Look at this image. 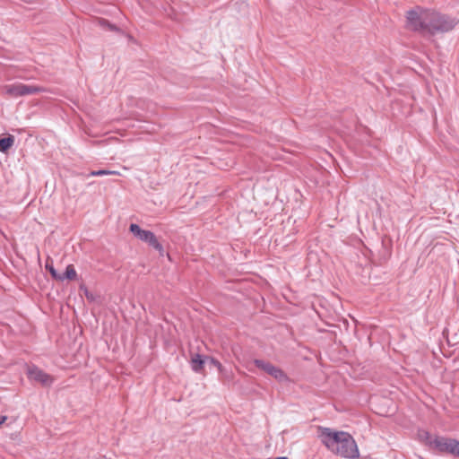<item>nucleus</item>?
Here are the masks:
<instances>
[{
	"label": "nucleus",
	"mask_w": 459,
	"mask_h": 459,
	"mask_svg": "<svg viewBox=\"0 0 459 459\" xmlns=\"http://www.w3.org/2000/svg\"><path fill=\"white\" fill-rule=\"evenodd\" d=\"M210 361L212 365H214L220 371H222V365L215 359L211 358Z\"/></svg>",
	"instance_id": "f3484780"
},
{
	"label": "nucleus",
	"mask_w": 459,
	"mask_h": 459,
	"mask_svg": "<svg viewBox=\"0 0 459 459\" xmlns=\"http://www.w3.org/2000/svg\"><path fill=\"white\" fill-rule=\"evenodd\" d=\"M204 360L202 359L201 355L195 354L191 359L192 369L195 372H200L204 368Z\"/></svg>",
	"instance_id": "9b49d317"
},
{
	"label": "nucleus",
	"mask_w": 459,
	"mask_h": 459,
	"mask_svg": "<svg viewBox=\"0 0 459 459\" xmlns=\"http://www.w3.org/2000/svg\"><path fill=\"white\" fill-rule=\"evenodd\" d=\"M444 453H448L455 456H459V441L448 438L445 446Z\"/></svg>",
	"instance_id": "1a4fd4ad"
},
{
	"label": "nucleus",
	"mask_w": 459,
	"mask_h": 459,
	"mask_svg": "<svg viewBox=\"0 0 459 459\" xmlns=\"http://www.w3.org/2000/svg\"><path fill=\"white\" fill-rule=\"evenodd\" d=\"M109 175L119 176L120 173L117 170H107V169L92 170L90 173V176H91V177L109 176Z\"/></svg>",
	"instance_id": "f8f14e48"
},
{
	"label": "nucleus",
	"mask_w": 459,
	"mask_h": 459,
	"mask_svg": "<svg viewBox=\"0 0 459 459\" xmlns=\"http://www.w3.org/2000/svg\"><path fill=\"white\" fill-rule=\"evenodd\" d=\"M46 268L49 271L50 274L53 278L58 281H64V276L60 273H58L56 269L52 265H46Z\"/></svg>",
	"instance_id": "4468645a"
},
{
	"label": "nucleus",
	"mask_w": 459,
	"mask_h": 459,
	"mask_svg": "<svg viewBox=\"0 0 459 459\" xmlns=\"http://www.w3.org/2000/svg\"><path fill=\"white\" fill-rule=\"evenodd\" d=\"M455 26L454 19L432 10H428L426 35L444 33L453 30Z\"/></svg>",
	"instance_id": "f03ea898"
},
{
	"label": "nucleus",
	"mask_w": 459,
	"mask_h": 459,
	"mask_svg": "<svg viewBox=\"0 0 459 459\" xmlns=\"http://www.w3.org/2000/svg\"><path fill=\"white\" fill-rule=\"evenodd\" d=\"M420 439H422L423 441H425V443L429 446V441L431 439L434 438L433 436H431L429 432L427 431H422L420 433Z\"/></svg>",
	"instance_id": "2eb2a0df"
},
{
	"label": "nucleus",
	"mask_w": 459,
	"mask_h": 459,
	"mask_svg": "<svg viewBox=\"0 0 459 459\" xmlns=\"http://www.w3.org/2000/svg\"><path fill=\"white\" fill-rule=\"evenodd\" d=\"M28 377L30 380L38 382L44 386L52 385L54 378L37 367H30L28 369Z\"/></svg>",
	"instance_id": "0eeeda50"
},
{
	"label": "nucleus",
	"mask_w": 459,
	"mask_h": 459,
	"mask_svg": "<svg viewBox=\"0 0 459 459\" xmlns=\"http://www.w3.org/2000/svg\"><path fill=\"white\" fill-rule=\"evenodd\" d=\"M447 440V437H434V438L429 441V447L437 452L444 453Z\"/></svg>",
	"instance_id": "6e6552de"
},
{
	"label": "nucleus",
	"mask_w": 459,
	"mask_h": 459,
	"mask_svg": "<svg viewBox=\"0 0 459 459\" xmlns=\"http://www.w3.org/2000/svg\"><path fill=\"white\" fill-rule=\"evenodd\" d=\"M6 416L0 415V425L3 424L6 420Z\"/></svg>",
	"instance_id": "a211bd4d"
},
{
	"label": "nucleus",
	"mask_w": 459,
	"mask_h": 459,
	"mask_svg": "<svg viewBox=\"0 0 459 459\" xmlns=\"http://www.w3.org/2000/svg\"><path fill=\"white\" fill-rule=\"evenodd\" d=\"M4 90L6 94L14 98L37 94L46 91L43 87L36 85H27L21 82H15L5 85Z\"/></svg>",
	"instance_id": "20e7f679"
},
{
	"label": "nucleus",
	"mask_w": 459,
	"mask_h": 459,
	"mask_svg": "<svg viewBox=\"0 0 459 459\" xmlns=\"http://www.w3.org/2000/svg\"><path fill=\"white\" fill-rule=\"evenodd\" d=\"M100 23L102 27H108L110 30H117L115 25L110 24L107 20L102 19V20H100Z\"/></svg>",
	"instance_id": "dca6fc26"
},
{
	"label": "nucleus",
	"mask_w": 459,
	"mask_h": 459,
	"mask_svg": "<svg viewBox=\"0 0 459 459\" xmlns=\"http://www.w3.org/2000/svg\"><path fill=\"white\" fill-rule=\"evenodd\" d=\"M254 364L280 382H284L288 379L287 375L280 368L273 366L270 362L263 359H255Z\"/></svg>",
	"instance_id": "423d86ee"
},
{
	"label": "nucleus",
	"mask_w": 459,
	"mask_h": 459,
	"mask_svg": "<svg viewBox=\"0 0 459 459\" xmlns=\"http://www.w3.org/2000/svg\"><path fill=\"white\" fill-rule=\"evenodd\" d=\"M14 136L9 134L7 137L0 139V152H6L14 143Z\"/></svg>",
	"instance_id": "9d476101"
},
{
	"label": "nucleus",
	"mask_w": 459,
	"mask_h": 459,
	"mask_svg": "<svg viewBox=\"0 0 459 459\" xmlns=\"http://www.w3.org/2000/svg\"><path fill=\"white\" fill-rule=\"evenodd\" d=\"M428 9L416 7L407 12L406 26L408 29L426 35Z\"/></svg>",
	"instance_id": "7ed1b4c3"
},
{
	"label": "nucleus",
	"mask_w": 459,
	"mask_h": 459,
	"mask_svg": "<svg viewBox=\"0 0 459 459\" xmlns=\"http://www.w3.org/2000/svg\"><path fill=\"white\" fill-rule=\"evenodd\" d=\"M64 276V280H75L77 276V273L73 264H69L66 266L65 273L62 274Z\"/></svg>",
	"instance_id": "ddd939ff"
},
{
	"label": "nucleus",
	"mask_w": 459,
	"mask_h": 459,
	"mask_svg": "<svg viewBox=\"0 0 459 459\" xmlns=\"http://www.w3.org/2000/svg\"><path fill=\"white\" fill-rule=\"evenodd\" d=\"M317 437L321 443L336 455L349 459H355L359 455L357 444L348 432L319 426Z\"/></svg>",
	"instance_id": "f257e3e1"
},
{
	"label": "nucleus",
	"mask_w": 459,
	"mask_h": 459,
	"mask_svg": "<svg viewBox=\"0 0 459 459\" xmlns=\"http://www.w3.org/2000/svg\"><path fill=\"white\" fill-rule=\"evenodd\" d=\"M129 230L140 240L148 243L160 253L163 251L162 246L152 231L142 230L137 224H131Z\"/></svg>",
	"instance_id": "39448f33"
}]
</instances>
